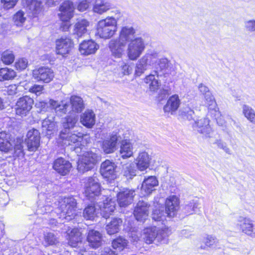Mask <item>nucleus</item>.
<instances>
[{
  "instance_id": "nucleus-1",
  "label": "nucleus",
  "mask_w": 255,
  "mask_h": 255,
  "mask_svg": "<svg viewBox=\"0 0 255 255\" xmlns=\"http://www.w3.org/2000/svg\"><path fill=\"white\" fill-rule=\"evenodd\" d=\"M135 30L132 27L123 26L118 39L111 40L109 44L112 54L116 57H121L124 48L127 42L130 41L128 55L129 59L136 60L144 49V45L141 38H134Z\"/></svg>"
},
{
  "instance_id": "nucleus-2",
  "label": "nucleus",
  "mask_w": 255,
  "mask_h": 255,
  "mask_svg": "<svg viewBox=\"0 0 255 255\" xmlns=\"http://www.w3.org/2000/svg\"><path fill=\"white\" fill-rule=\"evenodd\" d=\"M118 30L116 19L112 16H108L100 20L97 24L96 35L104 39H110Z\"/></svg>"
},
{
  "instance_id": "nucleus-3",
  "label": "nucleus",
  "mask_w": 255,
  "mask_h": 255,
  "mask_svg": "<svg viewBox=\"0 0 255 255\" xmlns=\"http://www.w3.org/2000/svg\"><path fill=\"white\" fill-rule=\"evenodd\" d=\"M101 185L96 177L90 176L86 179L83 194L87 199L95 201L101 195Z\"/></svg>"
},
{
  "instance_id": "nucleus-4",
  "label": "nucleus",
  "mask_w": 255,
  "mask_h": 255,
  "mask_svg": "<svg viewBox=\"0 0 255 255\" xmlns=\"http://www.w3.org/2000/svg\"><path fill=\"white\" fill-rule=\"evenodd\" d=\"M77 201L73 196L64 197L59 202V209L65 218L71 220L77 215Z\"/></svg>"
},
{
  "instance_id": "nucleus-5",
  "label": "nucleus",
  "mask_w": 255,
  "mask_h": 255,
  "mask_svg": "<svg viewBox=\"0 0 255 255\" xmlns=\"http://www.w3.org/2000/svg\"><path fill=\"white\" fill-rule=\"evenodd\" d=\"M97 162V154L91 151H87L79 156L77 168L79 171L84 172L91 170Z\"/></svg>"
},
{
  "instance_id": "nucleus-6",
  "label": "nucleus",
  "mask_w": 255,
  "mask_h": 255,
  "mask_svg": "<svg viewBox=\"0 0 255 255\" xmlns=\"http://www.w3.org/2000/svg\"><path fill=\"white\" fill-rule=\"evenodd\" d=\"M74 47V41L69 36H62L55 40V53L63 57L70 55Z\"/></svg>"
},
{
  "instance_id": "nucleus-7",
  "label": "nucleus",
  "mask_w": 255,
  "mask_h": 255,
  "mask_svg": "<svg viewBox=\"0 0 255 255\" xmlns=\"http://www.w3.org/2000/svg\"><path fill=\"white\" fill-rule=\"evenodd\" d=\"M33 104V99L29 96L25 95L19 98L15 105V115L21 118L27 116L32 110Z\"/></svg>"
},
{
  "instance_id": "nucleus-8",
  "label": "nucleus",
  "mask_w": 255,
  "mask_h": 255,
  "mask_svg": "<svg viewBox=\"0 0 255 255\" xmlns=\"http://www.w3.org/2000/svg\"><path fill=\"white\" fill-rule=\"evenodd\" d=\"M117 167L115 162L106 159L101 163L100 172L104 179L111 182L117 177Z\"/></svg>"
},
{
  "instance_id": "nucleus-9",
  "label": "nucleus",
  "mask_w": 255,
  "mask_h": 255,
  "mask_svg": "<svg viewBox=\"0 0 255 255\" xmlns=\"http://www.w3.org/2000/svg\"><path fill=\"white\" fill-rule=\"evenodd\" d=\"M33 78L37 82L48 83L53 79L54 72L50 68L46 67H40L32 70Z\"/></svg>"
},
{
  "instance_id": "nucleus-10",
  "label": "nucleus",
  "mask_w": 255,
  "mask_h": 255,
  "mask_svg": "<svg viewBox=\"0 0 255 255\" xmlns=\"http://www.w3.org/2000/svg\"><path fill=\"white\" fill-rule=\"evenodd\" d=\"M25 142L29 151L35 152L37 150L40 145V133L36 129L32 128L28 130L26 135Z\"/></svg>"
},
{
  "instance_id": "nucleus-11",
  "label": "nucleus",
  "mask_w": 255,
  "mask_h": 255,
  "mask_svg": "<svg viewBox=\"0 0 255 255\" xmlns=\"http://www.w3.org/2000/svg\"><path fill=\"white\" fill-rule=\"evenodd\" d=\"M52 168L59 175L64 176L70 173L72 165L69 160L59 157L53 161Z\"/></svg>"
},
{
  "instance_id": "nucleus-12",
  "label": "nucleus",
  "mask_w": 255,
  "mask_h": 255,
  "mask_svg": "<svg viewBox=\"0 0 255 255\" xmlns=\"http://www.w3.org/2000/svg\"><path fill=\"white\" fill-rule=\"evenodd\" d=\"M165 212L169 217H173L180 208V200L176 195L168 197L164 202Z\"/></svg>"
},
{
  "instance_id": "nucleus-13",
  "label": "nucleus",
  "mask_w": 255,
  "mask_h": 255,
  "mask_svg": "<svg viewBox=\"0 0 255 255\" xmlns=\"http://www.w3.org/2000/svg\"><path fill=\"white\" fill-rule=\"evenodd\" d=\"M68 244L72 248H77L83 241L82 234L78 228L68 229L66 231Z\"/></svg>"
},
{
  "instance_id": "nucleus-14",
  "label": "nucleus",
  "mask_w": 255,
  "mask_h": 255,
  "mask_svg": "<svg viewBox=\"0 0 255 255\" xmlns=\"http://www.w3.org/2000/svg\"><path fill=\"white\" fill-rule=\"evenodd\" d=\"M75 9L74 3L70 0H65L59 7L60 12L58 14V17L63 20L71 19L74 15Z\"/></svg>"
},
{
  "instance_id": "nucleus-15",
  "label": "nucleus",
  "mask_w": 255,
  "mask_h": 255,
  "mask_svg": "<svg viewBox=\"0 0 255 255\" xmlns=\"http://www.w3.org/2000/svg\"><path fill=\"white\" fill-rule=\"evenodd\" d=\"M15 138L6 131H0V151L3 153H8L13 149V142Z\"/></svg>"
},
{
  "instance_id": "nucleus-16",
  "label": "nucleus",
  "mask_w": 255,
  "mask_h": 255,
  "mask_svg": "<svg viewBox=\"0 0 255 255\" xmlns=\"http://www.w3.org/2000/svg\"><path fill=\"white\" fill-rule=\"evenodd\" d=\"M149 204L143 201H139L134 207L133 214L137 221L144 222L149 214Z\"/></svg>"
},
{
  "instance_id": "nucleus-17",
  "label": "nucleus",
  "mask_w": 255,
  "mask_h": 255,
  "mask_svg": "<svg viewBox=\"0 0 255 255\" xmlns=\"http://www.w3.org/2000/svg\"><path fill=\"white\" fill-rule=\"evenodd\" d=\"M238 226L244 234L251 236H255V227L253 221L249 218L240 217Z\"/></svg>"
},
{
  "instance_id": "nucleus-18",
  "label": "nucleus",
  "mask_w": 255,
  "mask_h": 255,
  "mask_svg": "<svg viewBox=\"0 0 255 255\" xmlns=\"http://www.w3.org/2000/svg\"><path fill=\"white\" fill-rule=\"evenodd\" d=\"M134 191L128 189L119 192L117 195V202L121 207H126L130 204L133 200Z\"/></svg>"
},
{
  "instance_id": "nucleus-19",
  "label": "nucleus",
  "mask_w": 255,
  "mask_h": 255,
  "mask_svg": "<svg viewBox=\"0 0 255 255\" xmlns=\"http://www.w3.org/2000/svg\"><path fill=\"white\" fill-rule=\"evenodd\" d=\"M181 101L177 94H174L169 97L166 103L163 107L165 113L173 114L179 108Z\"/></svg>"
},
{
  "instance_id": "nucleus-20",
  "label": "nucleus",
  "mask_w": 255,
  "mask_h": 255,
  "mask_svg": "<svg viewBox=\"0 0 255 255\" xmlns=\"http://www.w3.org/2000/svg\"><path fill=\"white\" fill-rule=\"evenodd\" d=\"M99 48L98 45L92 40H83L79 46V50L83 55L94 54Z\"/></svg>"
},
{
  "instance_id": "nucleus-21",
  "label": "nucleus",
  "mask_w": 255,
  "mask_h": 255,
  "mask_svg": "<svg viewBox=\"0 0 255 255\" xmlns=\"http://www.w3.org/2000/svg\"><path fill=\"white\" fill-rule=\"evenodd\" d=\"M59 136L62 140V142L67 145L74 144L78 145L83 138V135L82 134L77 135L75 133H71L70 135H66V133L63 131L60 133Z\"/></svg>"
},
{
  "instance_id": "nucleus-22",
  "label": "nucleus",
  "mask_w": 255,
  "mask_h": 255,
  "mask_svg": "<svg viewBox=\"0 0 255 255\" xmlns=\"http://www.w3.org/2000/svg\"><path fill=\"white\" fill-rule=\"evenodd\" d=\"M102 236L101 234L94 229L90 230L87 236V240L93 248L96 249L101 246Z\"/></svg>"
},
{
  "instance_id": "nucleus-23",
  "label": "nucleus",
  "mask_w": 255,
  "mask_h": 255,
  "mask_svg": "<svg viewBox=\"0 0 255 255\" xmlns=\"http://www.w3.org/2000/svg\"><path fill=\"white\" fill-rule=\"evenodd\" d=\"M117 141L118 138L116 135H111L109 137L104 140L102 148L104 152L107 154L114 152L116 149Z\"/></svg>"
},
{
  "instance_id": "nucleus-24",
  "label": "nucleus",
  "mask_w": 255,
  "mask_h": 255,
  "mask_svg": "<svg viewBox=\"0 0 255 255\" xmlns=\"http://www.w3.org/2000/svg\"><path fill=\"white\" fill-rule=\"evenodd\" d=\"M115 208V201L109 197H106L102 209L103 217L106 219L109 218L114 212Z\"/></svg>"
},
{
  "instance_id": "nucleus-25",
  "label": "nucleus",
  "mask_w": 255,
  "mask_h": 255,
  "mask_svg": "<svg viewBox=\"0 0 255 255\" xmlns=\"http://www.w3.org/2000/svg\"><path fill=\"white\" fill-rule=\"evenodd\" d=\"M12 157L14 159L23 158L25 156V152L23 149V139L21 137L15 138V142H13Z\"/></svg>"
},
{
  "instance_id": "nucleus-26",
  "label": "nucleus",
  "mask_w": 255,
  "mask_h": 255,
  "mask_svg": "<svg viewBox=\"0 0 255 255\" xmlns=\"http://www.w3.org/2000/svg\"><path fill=\"white\" fill-rule=\"evenodd\" d=\"M137 169L143 171L148 168L150 165V158L148 153L145 151L139 153L136 158Z\"/></svg>"
},
{
  "instance_id": "nucleus-27",
  "label": "nucleus",
  "mask_w": 255,
  "mask_h": 255,
  "mask_svg": "<svg viewBox=\"0 0 255 255\" xmlns=\"http://www.w3.org/2000/svg\"><path fill=\"white\" fill-rule=\"evenodd\" d=\"M25 7L30 11L33 17H37L43 8L42 2L38 0H27Z\"/></svg>"
},
{
  "instance_id": "nucleus-28",
  "label": "nucleus",
  "mask_w": 255,
  "mask_h": 255,
  "mask_svg": "<svg viewBox=\"0 0 255 255\" xmlns=\"http://www.w3.org/2000/svg\"><path fill=\"white\" fill-rule=\"evenodd\" d=\"M96 203L88 204L84 208L83 212V216L86 220L93 221L98 217V210L96 207Z\"/></svg>"
},
{
  "instance_id": "nucleus-29",
  "label": "nucleus",
  "mask_w": 255,
  "mask_h": 255,
  "mask_svg": "<svg viewBox=\"0 0 255 255\" xmlns=\"http://www.w3.org/2000/svg\"><path fill=\"white\" fill-rule=\"evenodd\" d=\"M158 185V181L156 178L153 176H150L145 179L141 185V190L146 194H150L154 187Z\"/></svg>"
},
{
  "instance_id": "nucleus-30",
  "label": "nucleus",
  "mask_w": 255,
  "mask_h": 255,
  "mask_svg": "<svg viewBox=\"0 0 255 255\" xmlns=\"http://www.w3.org/2000/svg\"><path fill=\"white\" fill-rule=\"evenodd\" d=\"M123 224V220L120 218H114L106 225V230L110 235L118 233Z\"/></svg>"
},
{
  "instance_id": "nucleus-31",
  "label": "nucleus",
  "mask_w": 255,
  "mask_h": 255,
  "mask_svg": "<svg viewBox=\"0 0 255 255\" xmlns=\"http://www.w3.org/2000/svg\"><path fill=\"white\" fill-rule=\"evenodd\" d=\"M81 123L88 128H91L95 123V115L91 110H86L81 115Z\"/></svg>"
},
{
  "instance_id": "nucleus-32",
  "label": "nucleus",
  "mask_w": 255,
  "mask_h": 255,
  "mask_svg": "<svg viewBox=\"0 0 255 255\" xmlns=\"http://www.w3.org/2000/svg\"><path fill=\"white\" fill-rule=\"evenodd\" d=\"M157 228L155 226L148 227L143 229V240L148 245L152 244L157 239Z\"/></svg>"
},
{
  "instance_id": "nucleus-33",
  "label": "nucleus",
  "mask_w": 255,
  "mask_h": 255,
  "mask_svg": "<svg viewBox=\"0 0 255 255\" xmlns=\"http://www.w3.org/2000/svg\"><path fill=\"white\" fill-rule=\"evenodd\" d=\"M17 76L16 72L7 67L0 68V82L12 81Z\"/></svg>"
},
{
  "instance_id": "nucleus-34",
  "label": "nucleus",
  "mask_w": 255,
  "mask_h": 255,
  "mask_svg": "<svg viewBox=\"0 0 255 255\" xmlns=\"http://www.w3.org/2000/svg\"><path fill=\"white\" fill-rule=\"evenodd\" d=\"M132 144L127 140L121 141L120 153L123 159H126L132 156Z\"/></svg>"
},
{
  "instance_id": "nucleus-35",
  "label": "nucleus",
  "mask_w": 255,
  "mask_h": 255,
  "mask_svg": "<svg viewBox=\"0 0 255 255\" xmlns=\"http://www.w3.org/2000/svg\"><path fill=\"white\" fill-rule=\"evenodd\" d=\"M15 59L13 51L9 49H5L0 53V59L4 65H11Z\"/></svg>"
},
{
  "instance_id": "nucleus-36",
  "label": "nucleus",
  "mask_w": 255,
  "mask_h": 255,
  "mask_svg": "<svg viewBox=\"0 0 255 255\" xmlns=\"http://www.w3.org/2000/svg\"><path fill=\"white\" fill-rule=\"evenodd\" d=\"M89 24V22L86 19H81L77 21L74 26V33L78 37L82 36L86 33L87 27Z\"/></svg>"
},
{
  "instance_id": "nucleus-37",
  "label": "nucleus",
  "mask_w": 255,
  "mask_h": 255,
  "mask_svg": "<svg viewBox=\"0 0 255 255\" xmlns=\"http://www.w3.org/2000/svg\"><path fill=\"white\" fill-rule=\"evenodd\" d=\"M210 122L207 118H203L198 121L197 123L198 132L206 135H209L211 131Z\"/></svg>"
},
{
  "instance_id": "nucleus-38",
  "label": "nucleus",
  "mask_w": 255,
  "mask_h": 255,
  "mask_svg": "<svg viewBox=\"0 0 255 255\" xmlns=\"http://www.w3.org/2000/svg\"><path fill=\"white\" fill-rule=\"evenodd\" d=\"M111 8L110 3L104 0H96L93 6L94 12L102 14Z\"/></svg>"
},
{
  "instance_id": "nucleus-39",
  "label": "nucleus",
  "mask_w": 255,
  "mask_h": 255,
  "mask_svg": "<svg viewBox=\"0 0 255 255\" xmlns=\"http://www.w3.org/2000/svg\"><path fill=\"white\" fill-rule=\"evenodd\" d=\"M144 82L148 84L149 89L152 92L157 91L160 87V84L154 75L150 74L144 78Z\"/></svg>"
},
{
  "instance_id": "nucleus-40",
  "label": "nucleus",
  "mask_w": 255,
  "mask_h": 255,
  "mask_svg": "<svg viewBox=\"0 0 255 255\" xmlns=\"http://www.w3.org/2000/svg\"><path fill=\"white\" fill-rule=\"evenodd\" d=\"M70 102L72 110L77 113L81 112L84 108L83 99L80 97L77 96L71 97Z\"/></svg>"
},
{
  "instance_id": "nucleus-41",
  "label": "nucleus",
  "mask_w": 255,
  "mask_h": 255,
  "mask_svg": "<svg viewBox=\"0 0 255 255\" xmlns=\"http://www.w3.org/2000/svg\"><path fill=\"white\" fill-rule=\"evenodd\" d=\"M128 244V241L126 239L121 236H119L114 239L112 242V247L114 249L117 250L119 251H123L125 248H127Z\"/></svg>"
},
{
  "instance_id": "nucleus-42",
  "label": "nucleus",
  "mask_w": 255,
  "mask_h": 255,
  "mask_svg": "<svg viewBox=\"0 0 255 255\" xmlns=\"http://www.w3.org/2000/svg\"><path fill=\"white\" fill-rule=\"evenodd\" d=\"M243 115L251 123L255 124V111L247 105L242 107Z\"/></svg>"
},
{
  "instance_id": "nucleus-43",
  "label": "nucleus",
  "mask_w": 255,
  "mask_h": 255,
  "mask_svg": "<svg viewBox=\"0 0 255 255\" xmlns=\"http://www.w3.org/2000/svg\"><path fill=\"white\" fill-rule=\"evenodd\" d=\"M28 60L25 58H18L14 63V68L18 72H21L28 67Z\"/></svg>"
},
{
  "instance_id": "nucleus-44",
  "label": "nucleus",
  "mask_w": 255,
  "mask_h": 255,
  "mask_svg": "<svg viewBox=\"0 0 255 255\" xmlns=\"http://www.w3.org/2000/svg\"><path fill=\"white\" fill-rule=\"evenodd\" d=\"M171 230L168 227H164L162 228L157 229V240L161 242L164 239L167 238L171 234Z\"/></svg>"
},
{
  "instance_id": "nucleus-45",
  "label": "nucleus",
  "mask_w": 255,
  "mask_h": 255,
  "mask_svg": "<svg viewBox=\"0 0 255 255\" xmlns=\"http://www.w3.org/2000/svg\"><path fill=\"white\" fill-rule=\"evenodd\" d=\"M24 15V12L21 10H18L13 15V20L17 26H22L25 21L26 17Z\"/></svg>"
},
{
  "instance_id": "nucleus-46",
  "label": "nucleus",
  "mask_w": 255,
  "mask_h": 255,
  "mask_svg": "<svg viewBox=\"0 0 255 255\" xmlns=\"http://www.w3.org/2000/svg\"><path fill=\"white\" fill-rule=\"evenodd\" d=\"M218 243V241L216 237L211 235H207L204 239V241L205 247H201V248L204 249L206 247L211 248L214 246H216Z\"/></svg>"
},
{
  "instance_id": "nucleus-47",
  "label": "nucleus",
  "mask_w": 255,
  "mask_h": 255,
  "mask_svg": "<svg viewBox=\"0 0 255 255\" xmlns=\"http://www.w3.org/2000/svg\"><path fill=\"white\" fill-rule=\"evenodd\" d=\"M77 120L75 117L67 116L65 118L64 122L63 123V126L65 129H70L75 127Z\"/></svg>"
},
{
  "instance_id": "nucleus-48",
  "label": "nucleus",
  "mask_w": 255,
  "mask_h": 255,
  "mask_svg": "<svg viewBox=\"0 0 255 255\" xmlns=\"http://www.w3.org/2000/svg\"><path fill=\"white\" fill-rule=\"evenodd\" d=\"M19 0H0L2 8L5 10L13 8L17 3Z\"/></svg>"
},
{
  "instance_id": "nucleus-49",
  "label": "nucleus",
  "mask_w": 255,
  "mask_h": 255,
  "mask_svg": "<svg viewBox=\"0 0 255 255\" xmlns=\"http://www.w3.org/2000/svg\"><path fill=\"white\" fill-rule=\"evenodd\" d=\"M124 175L129 178L135 175V169L133 163H130L124 169Z\"/></svg>"
},
{
  "instance_id": "nucleus-50",
  "label": "nucleus",
  "mask_w": 255,
  "mask_h": 255,
  "mask_svg": "<svg viewBox=\"0 0 255 255\" xmlns=\"http://www.w3.org/2000/svg\"><path fill=\"white\" fill-rule=\"evenodd\" d=\"M44 241L48 246L55 245L57 242L55 236L51 233L46 234L44 236Z\"/></svg>"
},
{
  "instance_id": "nucleus-51",
  "label": "nucleus",
  "mask_w": 255,
  "mask_h": 255,
  "mask_svg": "<svg viewBox=\"0 0 255 255\" xmlns=\"http://www.w3.org/2000/svg\"><path fill=\"white\" fill-rule=\"evenodd\" d=\"M60 21L62 22L60 26L59 29L62 32H68L69 31L72 24L70 23L71 19L63 20L62 18H59Z\"/></svg>"
},
{
  "instance_id": "nucleus-52",
  "label": "nucleus",
  "mask_w": 255,
  "mask_h": 255,
  "mask_svg": "<svg viewBox=\"0 0 255 255\" xmlns=\"http://www.w3.org/2000/svg\"><path fill=\"white\" fill-rule=\"evenodd\" d=\"M43 90V86L34 84L29 88L28 91L31 93L35 94L36 95H39L42 93Z\"/></svg>"
},
{
  "instance_id": "nucleus-53",
  "label": "nucleus",
  "mask_w": 255,
  "mask_h": 255,
  "mask_svg": "<svg viewBox=\"0 0 255 255\" xmlns=\"http://www.w3.org/2000/svg\"><path fill=\"white\" fill-rule=\"evenodd\" d=\"M89 6V1L88 0H82L77 2V8L81 12L86 10Z\"/></svg>"
},
{
  "instance_id": "nucleus-54",
  "label": "nucleus",
  "mask_w": 255,
  "mask_h": 255,
  "mask_svg": "<svg viewBox=\"0 0 255 255\" xmlns=\"http://www.w3.org/2000/svg\"><path fill=\"white\" fill-rule=\"evenodd\" d=\"M35 106L36 109L39 110V112H45L47 111L48 104L46 102L39 101L36 103Z\"/></svg>"
},
{
  "instance_id": "nucleus-55",
  "label": "nucleus",
  "mask_w": 255,
  "mask_h": 255,
  "mask_svg": "<svg viewBox=\"0 0 255 255\" xmlns=\"http://www.w3.org/2000/svg\"><path fill=\"white\" fill-rule=\"evenodd\" d=\"M17 87L16 84H10L7 86L5 91L7 95L13 96L17 93Z\"/></svg>"
},
{
  "instance_id": "nucleus-56",
  "label": "nucleus",
  "mask_w": 255,
  "mask_h": 255,
  "mask_svg": "<svg viewBox=\"0 0 255 255\" xmlns=\"http://www.w3.org/2000/svg\"><path fill=\"white\" fill-rule=\"evenodd\" d=\"M43 127L46 128L47 132L51 131L55 128V124L52 122L46 121L43 123Z\"/></svg>"
},
{
  "instance_id": "nucleus-57",
  "label": "nucleus",
  "mask_w": 255,
  "mask_h": 255,
  "mask_svg": "<svg viewBox=\"0 0 255 255\" xmlns=\"http://www.w3.org/2000/svg\"><path fill=\"white\" fill-rule=\"evenodd\" d=\"M205 98L206 102L209 109H211L212 108L211 107L212 106L216 105V101L212 95H209V96H206Z\"/></svg>"
},
{
  "instance_id": "nucleus-58",
  "label": "nucleus",
  "mask_w": 255,
  "mask_h": 255,
  "mask_svg": "<svg viewBox=\"0 0 255 255\" xmlns=\"http://www.w3.org/2000/svg\"><path fill=\"white\" fill-rule=\"evenodd\" d=\"M248 25L247 28L250 31H255V21L250 20L248 21Z\"/></svg>"
},
{
  "instance_id": "nucleus-59",
  "label": "nucleus",
  "mask_w": 255,
  "mask_h": 255,
  "mask_svg": "<svg viewBox=\"0 0 255 255\" xmlns=\"http://www.w3.org/2000/svg\"><path fill=\"white\" fill-rule=\"evenodd\" d=\"M102 255H117V254L111 249L105 250Z\"/></svg>"
},
{
  "instance_id": "nucleus-60",
  "label": "nucleus",
  "mask_w": 255,
  "mask_h": 255,
  "mask_svg": "<svg viewBox=\"0 0 255 255\" xmlns=\"http://www.w3.org/2000/svg\"><path fill=\"white\" fill-rule=\"evenodd\" d=\"M158 212L160 213V212L157 210H155L152 213V219L155 221H159L161 218V216H158Z\"/></svg>"
},
{
  "instance_id": "nucleus-61",
  "label": "nucleus",
  "mask_w": 255,
  "mask_h": 255,
  "mask_svg": "<svg viewBox=\"0 0 255 255\" xmlns=\"http://www.w3.org/2000/svg\"><path fill=\"white\" fill-rule=\"evenodd\" d=\"M63 108L60 109L59 110H62V113L63 114H65L67 112V108L68 107V104H64L62 105Z\"/></svg>"
},
{
  "instance_id": "nucleus-62",
  "label": "nucleus",
  "mask_w": 255,
  "mask_h": 255,
  "mask_svg": "<svg viewBox=\"0 0 255 255\" xmlns=\"http://www.w3.org/2000/svg\"><path fill=\"white\" fill-rule=\"evenodd\" d=\"M129 65H128L127 64H124L123 66H122V69L124 70H127V74H129V72H128V69H129Z\"/></svg>"
},
{
  "instance_id": "nucleus-63",
  "label": "nucleus",
  "mask_w": 255,
  "mask_h": 255,
  "mask_svg": "<svg viewBox=\"0 0 255 255\" xmlns=\"http://www.w3.org/2000/svg\"><path fill=\"white\" fill-rule=\"evenodd\" d=\"M141 62V60L139 61V64L137 65V69H143L144 68V66H146V62H145L143 64L140 65V63Z\"/></svg>"
},
{
  "instance_id": "nucleus-64",
  "label": "nucleus",
  "mask_w": 255,
  "mask_h": 255,
  "mask_svg": "<svg viewBox=\"0 0 255 255\" xmlns=\"http://www.w3.org/2000/svg\"><path fill=\"white\" fill-rule=\"evenodd\" d=\"M4 108V105L3 104V100L0 98V111L3 110Z\"/></svg>"
}]
</instances>
